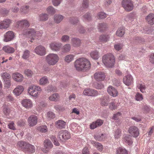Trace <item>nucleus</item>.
<instances>
[{
  "mask_svg": "<svg viewBox=\"0 0 154 154\" xmlns=\"http://www.w3.org/2000/svg\"><path fill=\"white\" fill-rule=\"evenodd\" d=\"M74 66L78 71L85 72L90 69L91 65L89 60L86 58H80L74 63Z\"/></svg>",
  "mask_w": 154,
  "mask_h": 154,
  "instance_id": "nucleus-1",
  "label": "nucleus"
},
{
  "mask_svg": "<svg viewBox=\"0 0 154 154\" xmlns=\"http://www.w3.org/2000/svg\"><path fill=\"white\" fill-rule=\"evenodd\" d=\"M115 61L114 56L111 54H107L103 57V62L106 67H112L114 65Z\"/></svg>",
  "mask_w": 154,
  "mask_h": 154,
  "instance_id": "nucleus-2",
  "label": "nucleus"
},
{
  "mask_svg": "<svg viewBox=\"0 0 154 154\" xmlns=\"http://www.w3.org/2000/svg\"><path fill=\"white\" fill-rule=\"evenodd\" d=\"M59 59V57L57 54L52 53L47 55L46 57L45 60L48 64L54 66L58 62Z\"/></svg>",
  "mask_w": 154,
  "mask_h": 154,
  "instance_id": "nucleus-3",
  "label": "nucleus"
},
{
  "mask_svg": "<svg viewBox=\"0 0 154 154\" xmlns=\"http://www.w3.org/2000/svg\"><path fill=\"white\" fill-rule=\"evenodd\" d=\"M42 90L38 86L33 85L30 86L28 88V92L29 94L33 97H37Z\"/></svg>",
  "mask_w": 154,
  "mask_h": 154,
  "instance_id": "nucleus-4",
  "label": "nucleus"
},
{
  "mask_svg": "<svg viewBox=\"0 0 154 154\" xmlns=\"http://www.w3.org/2000/svg\"><path fill=\"white\" fill-rule=\"evenodd\" d=\"M122 5L128 12L132 11L134 7L133 2L131 0H123L122 2Z\"/></svg>",
  "mask_w": 154,
  "mask_h": 154,
  "instance_id": "nucleus-5",
  "label": "nucleus"
},
{
  "mask_svg": "<svg viewBox=\"0 0 154 154\" xmlns=\"http://www.w3.org/2000/svg\"><path fill=\"white\" fill-rule=\"evenodd\" d=\"M17 26L22 29V33L23 31H26V28L29 27L30 24L29 22L26 20L17 21L16 23Z\"/></svg>",
  "mask_w": 154,
  "mask_h": 154,
  "instance_id": "nucleus-6",
  "label": "nucleus"
},
{
  "mask_svg": "<svg viewBox=\"0 0 154 154\" xmlns=\"http://www.w3.org/2000/svg\"><path fill=\"white\" fill-rule=\"evenodd\" d=\"M70 138V133L66 130H61L58 133V138L60 141L67 140Z\"/></svg>",
  "mask_w": 154,
  "mask_h": 154,
  "instance_id": "nucleus-7",
  "label": "nucleus"
},
{
  "mask_svg": "<svg viewBox=\"0 0 154 154\" xmlns=\"http://www.w3.org/2000/svg\"><path fill=\"white\" fill-rule=\"evenodd\" d=\"M44 147L42 149V151L45 153H47L53 147V145L51 141L48 139L44 140Z\"/></svg>",
  "mask_w": 154,
  "mask_h": 154,
  "instance_id": "nucleus-8",
  "label": "nucleus"
},
{
  "mask_svg": "<svg viewBox=\"0 0 154 154\" xmlns=\"http://www.w3.org/2000/svg\"><path fill=\"white\" fill-rule=\"evenodd\" d=\"M83 93L85 95L92 97H96L99 95L97 91L91 88H86L85 89Z\"/></svg>",
  "mask_w": 154,
  "mask_h": 154,
  "instance_id": "nucleus-9",
  "label": "nucleus"
},
{
  "mask_svg": "<svg viewBox=\"0 0 154 154\" xmlns=\"http://www.w3.org/2000/svg\"><path fill=\"white\" fill-rule=\"evenodd\" d=\"M94 78L97 81H102L104 80L106 77L105 73L101 71L96 72L94 75Z\"/></svg>",
  "mask_w": 154,
  "mask_h": 154,
  "instance_id": "nucleus-10",
  "label": "nucleus"
},
{
  "mask_svg": "<svg viewBox=\"0 0 154 154\" xmlns=\"http://www.w3.org/2000/svg\"><path fill=\"white\" fill-rule=\"evenodd\" d=\"M12 20L8 19H4L0 22V29H6L10 26Z\"/></svg>",
  "mask_w": 154,
  "mask_h": 154,
  "instance_id": "nucleus-11",
  "label": "nucleus"
},
{
  "mask_svg": "<svg viewBox=\"0 0 154 154\" xmlns=\"http://www.w3.org/2000/svg\"><path fill=\"white\" fill-rule=\"evenodd\" d=\"M129 133L134 137H137L139 134V131L138 128L135 126L130 127L128 130Z\"/></svg>",
  "mask_w": 154,
  "mask_h": 154,
  "instance_id": "nucleus-12",
  "label": "nucleus"
},
{
  "mask_svg": "<svg viewBox=\"0 0 154 154\" xmlns=\"http://www.w3.org/2000/svg\"><path fill=\"white\" fill-rule=\"evenodd\" d=\"M37 117L34 115L30 116L27 120L28 125L31 127H33L37 123Z\"/></svg>",
  "mask_w": 154,
  "mask_h": 154,
  "instance_id": "nucleus-13",
  "label": "nucleus"
},
{
  "mask_svg": "<svg viewBox=\"0 0 154 154\" xmlns=\"http://www.w3.org/2000/svg\"><path fill=\"white\" fill-rule=\"evenodd\" d=\"M14 32L11 31L6 32L4 35V41L5 42H8L12 40L14 38Z\"/></svg>",
  "mask_w": 154,
  "mask_h": 154,
  "instance_id": "nucleus-14",
  "label": "nucleus"
},
{
  "mask_svg": "<svg viewBox=\"0 0 154 154\" xmlns=\"http://www.w3.org/2000/svg\"><path fill=\"white\" fill-rule=\"evenodd\" d=\"M35 52L38 55L43 56L46 54V49L44 47L39 45L35 48Z\"/></svg>",
  "mask_w": 154,
  "mask_h": 154,
  "instance_id": "nucleus-15",
  "label": "nucleus"
},
{
  "mask_svg": "<svg viewBox=\"0 0 154 154\" xmlns=\"http://www.w3.org/2000/svg\"><path fill=\"white\" fill-rule=\"evenodd\" d=\"M61 43L54 42H51L50 45L51 49L53 51H58L60 50L62 46Z\"/></svg>",
  "mask_w": 154,
  "mask_h": 154,
  "instance_id": "nucleus-16",
  "label": "nucleus"
},
{
  "mask_svg": "<svg viewBox=\"0 0 154 154\" xmlns=\"http://www.w3.org/2000/svg\"><path fill=\"white\" fill-rule=\"evenodd\" d=\"M17 146L19 147L24 151H27L28 148L29 146H31V148L32 149V147H33L31 146V145L25 142L20 141H19L17 143Z\"/></svg>",
  "mask_w": 154,
  "mask_h": 154,
  "instance_id": "nucleus-17",
  "label": "nucleus"
},
{
  "mask_svg": "<svg viewBox=\"0 0 154 154\" xmlns=\"http://www.w3.org/2000/svg\"><path fill=\"white\" fill-rule=\"evenodd\" d=\"M12 78L15 81L21 82L23 79V76L22 75L18 72H16L12 74Z\"/></svg>",
  "mask_w": 154,
  "mask_h": 154,
  "instance_id": "nucleus-18",
  "label": "nucleus"
},
{
  "mask_svg": "<svg viewBox=\"0 0 154 154\" xmlns=\"http://www.w3.org/2000/svg\"><path fill=\"white\" fill-rule=\"evenodd\" d=\"M123 81L125 85L129 86L133 82V79L131 75H129L123 78Z\"/></svg>",
  "mask_w": 154,
  "mask_h": 154,
  "instance_id": "nucleus-19",
  "label": "nucleus"
},
{
  "mask_svg": "<svg viewBox=\"0 0 154 154\" xmlns=\"http://www.w3.org/2000/svg\"><path fill=\"white\" fill-rule=\"evenodd\" d=\"M108 94L113 97L116 96L118 95V92L112 86H109L107 89Z\"/></svg>",
  "mask_w": 154,
  "mask_h": 154,
  "instance_id": "nucleus-20",
  "label": "nucleus"
},
{
  "mask_svg": "<svg viewBox=\"0 0 154 154\" xmlns=\"http://www.w3.org/2000/svg\"><path fill=\"white\" fill-rule=\"evenodd\" d=\"M22 105L26 108H29L32 106V103L31 100L28 99H25L21 102Z\"/></svg>",
  "mask_w": 154,
  "mask_h": 154,
  "instance_id": "nucleus-21",
  "label": "nucleus"
},
{
  "mask_svg": "<svg viewBox=\"0 0 154 154\" xmlns=\"http://www.w3.org/2000/svg\"><path fill=\"white\" fill-rule=\"evenodd\" d=\"M24 91V88L22 86L18 85L13 91V93L16 96L20 95Z\"/></svg>",
  "mask_w": 154,
  "mask_h": 154,
  "instance_id": "nucleus-22",
  "label": "nucleus"
},
{
  "mask_svg": "<svg viewBox=\"0 0 154 154\" xmlns=\"http://www.w3.org/2000/svg\"><path fill=\"white\" fill-rule=\"evenodd\" d=\"M100 100L101 104L102 106H106L110 101L109 96L108 95L104 96L101 97Z\"/></svg>",
  "mask_w": 154,
  "mask_h": 154,
  "instance_id": "nucleus-23",
  "label": "nucleus"
},
{
  "mask_svg": "<svg viewBox=\"0 0 154 154\" xmlns=\"http://www.w3.org/2000/svg\"><path fill=\"white\" fill-rule=\"evenodd\" d=\"M35 31L34 29H27L26 31H24L22 33V35L27 36H35Z\"/></svg>",
  "mask_w": 154,
  "mask_h": 154,
  "instance_id": "nucleus-24",
  "label": "nucleus"
},
{
  "mask_svg": "<svg viewBox=\"0 0 154 154\" xmlns=\"http://www.w3.org/2000/svg\"><path fill=\"white\" fill-rule=\"evenodd\" d=\"M56 127L59 129H63L65 128L66 122L62 120H59L55 122Z\"/></svg>",
  "mask_w": 154,
  "mask_h": 154,
  "instance_id": "nucleus-25",
  "label": "nucleus"
},
{
  "mask_svg": "<svg viewBox=\"0 0 154 154\" xmlns=\"http://www.w3.org/2000/svg\"><path fill=\"white\" fill-rule=\"evenodd\" d=\"M72 45L75 47H78L80 46L81 44V40L77 38H73L71 39Z\"/></svg>",
  "mask_w": 154,
  "mask_h": 154,
  "instance_id": "nucleus-26",
  "label": "nucleus"
},
{
  "mask_svg": "<svg viewBox=\"0 0 154 154\" xmlns=\"http://www.w3.org/2000/svg\"><path fill=\"white\" fill-rule=\"evenodd\" d=\"M146 20L149 24L152 25L154 24V14H150L146 17Z\"/></svg>",
  "mask_w": 154,
  "mask_h": 154,
  "instance_id": "nucleus-27",
  "label": "nucleus"
},
{
  "mask_svg": "<svg viewBox=\"0 0 154 154\" xmlns=\"http://www.w3.org/2000/svg\"><path fill=\"white\" fill-rule=\"evenodd\" d=\"M2 50L7 53H12L14 51V49L8 45L5 46L3 47Z\"/></svg>",
  "mask_w": 154,
  "mask_h": 154,
  "instance_id": "nucleus-28",
  "label": "nucleus"
},
{
  "mask_svg": "<svg viewBox=\"0 0 154 154\" xmlns=\"http://www.w3.org/2000/svg\"><path fill=\"white\" fill-rule=\"evenodd\" d=\"M106 137V134H96L94 136V138L96 140L98 141H102L104 140Z\"/></svg>",
  "mask_w": 154,
  "mask_h": 154,
  "instance_id": "nucleus-29",
  "label": "nucleus"
},
{
  "mask_svg": "<svg viewBox=\"0 0 154 154\" xmlns=\"http://www.w3.org/2000/svg\"><path fill=\"white\" fill-rule=\"evenodd\" d=\"M98 29L100 32H103L107 28V26L106 23H99L98 26Z\"/></svg>",
  "mask_w": 154,
  "mask_h": 154,
  "instance_id": "nucleus-30",
  "label": "nucleus"
},
{
  "mask_svg": "<svg viewBox=\"0 0 154 154\" xmlns=\"http://www.w3.org/2000/svg\"><path fill=\"white\" fill-rule=\"evenodd\" d=\"M124 140L125 142L128 145L131 144L133 142L131 139V136L129 135H125Z\"/></svg>",
  "mask_w": 154,
  "mask_h": 154,
  "instance_id": "nucleus-31",
  "label": "nucleus"
},
{
  "mask_svg": "<svg viewBox=\"0 0 154 154\" xmlns=\"http://www.w3.org/2000/svg\"><path fill=\"white\" fill-rule=\"evenodd\" d=\"M125 30L123 27H120L118 29L116 32V35L118 36L122 37L124 34Z\"/></svg>",
  "mask_w": 154,
  "mask_h": 154,
  "instance_id": "nucleus-32",
  "label": "nucleus"
},
{
  "mask_svg": "<svg viewBox=\"0 0 154 154\" xmlns=\"http://www.w3.org/2000/svg\"><path fill=\"white\" fill-rule=\"evenodd\" d=\"M59 96L57 93H55L49 97V100L51 101H57L59 99Z\"/></svg>",
  "mask_w": 154,
  "mask_h": 154,
  "instance_id": "nucleus-33",
  "label": "nucleus"
},
{
  "mask_svg": "<svg viewBox=\"0 0 154 154\" xmlns=\"http://www.w3.org/2000/svg\"><path fill=\"white\" fill-rule=\"evenodd\" d=\"M63 16L61 15H56L54 17V21L56 23H58L63 19Z\"/></svg>",
  "mask_w": 154,
  "mask_h": 154,
  "instance_id": "nucleus-34",
  "label": "nucleus"
},
{
  "mask_svg": "<svg viewBox=\"0 0 154 154\" xmlns=\"http://www.w3.org/2000/svg\"><path fill=\"white\" fill-rule=\"evenodd\" d=\"M1 76L4 81L7 79H9L11 77L10 74L5 72L2 73Z\"/></svg>",
  "mask_w": 154,
  "mask_h": 154,
  "instance_id": "nucleus-35",
  "label": "nucleus"
},
{
  "mask_svg": "<svg viewBox=\"0 0 154 154\" xmlns=\"http://www.w3.org/2000/svg\"><path fill=\"white\" fill-rule=\"evenodd\" d=\"M116 154H128L127 150L122 147H119L116 149Z\"/></svg>",
  "mask_w": 154,
  "mask_h": 154,
  "instance_id": "nucleus-36",
  "label": "nucleus"
},
{
  "mask_svg": "<svg viewBox=\"0 0 154 154\" xmlns=\"http://www.w3.org/2000/svg\"><path fill=\"white\" fill-rule=\"evenodd\" d=\"M30 55V52L29 50H26L23 52L22 57L24 60H27Z\"/></svg>",
  "mask_w": 154,
  "mask_h": 154,
  "instance_id": "nucleus-37",
  "label": "nucleus"
},
{
  "mask_svg": "<svg viewBox=\"0 0 154 154\" xmlns=\"http://www.w3.org/2000/svg\"><path fill=\"white\" fill-rule=\"evenodd\" d=\"M74 57V55L69 54L65 57L64 60L66 62L69 63L73 60Z\"/></svg>",
  "mask_w": 154,
  "mask_h": 154,
  "instance_id": "nucleus-38",
  "label": "nucleus"
},
{
  "mask_svg": "<svg viewBox=\"0 0 154 154\" xmlns=\"http://www.w3.org/2000/svg\"><path fill=\"white\" fill-rule=\"evenodd\" d=\"M91 57L94 59H97L99 57L98 52L96 51H94L90 54Z\"/></svg>",
  "mask_w": 154,
  "mask_h": 154,
  "instance_id": "nucleus-39",
  "label": "nucleus"
},
{
  "mask_svg": "<svg viewBox=\"0 0 154 154\" xmlns=\"http://www.w3.org/2000/svg\"><path fill=\"white\" fill-rule=\"evenodd\" d=\"M71 49V46L69 44H68L64 45L62 48V51L63 53L69 52Z\"/></svg>",
  "mask_w": 154,
  "mask_h": 154,
  "instance_id": "nucleus-40",
  "label": "nucleus"
},
{
  "mask_svg": "<svg viewBox=\"0 0 154 154\" xmlns=\"http://www.w3.org/2000/svg\"><path fill=\"white\" fill-rule=\"evenodd\" d=\"M83 20L90 21L92 20V17L91 14L89 13H87L83 17Z\"/></svg>",
  "mask_w": 154,
  "mask_h": 154,
  "instance_id": "nucleus-41",
  "label": "nucleus"
},
{
  "mask_svg": "<svg viewBox=\"0 0 154 154\" xmlns=\"http://www.w3.org/2000/svg\"><path fill=\"white\" fill-rule=\"evenodd\" d=\"M94 146L97 148V149L99 151L102 150L103 148L102 145L100 143L97 142H94Z\"/></svg>",
  "mask_w": 154,
  "mask_h": 154,
  "instance_id": "nucleus-42",
  "label": "nucleus"
},
{
  "mask_svg": "<svg viewBox=\"0 0 154 154\" xmlns=\"http://www.w3.org/2000/svg\"><path fill=\"white\" fill-rule=\"evenodd\" d=\"M2 107L4 113L6 115H8L10 112V110L8 106L6 105H4Z\"/></svg>",
  "mask_w": 154,
  "mask_h": 154,
  "instance_id": "nucleus-43",
  "label": "nucleus"
},
{
  "mask_svg": "<svg viewBox=\"0 0 154 154\" xmlns=\"http://www.w3.org/2000/svg\"><path fill=\"white\" fill-rule=\"evenodd\" d=\"M48 18V15L46 14H42L39 15V20L41 21H46Z\"/></svg>",
  "mask_w": 154,
  "mask_h": 154,
  "instance_id": "nucleus-44",
  "label": "nucleus"
},
{
  "mask_svg": "<svg viewBox=\"0 0 154 154\" xmlns=\"http://www.w3.org/2000/svg\"><path fill=\"white\" fill-rule=\"evenodd\" d=\"M39 82L41 85H45L48 82V79L46 77H44L40 79Z\"/></svg>",
  "mask_w": 154,
  "mask_h": 154,
  "instance_id": "nucleus-45",
  "label": "nucleus"
},
{
  "mask_svg": "<svg viewBox=\"0 0 154 154\" xmlns=\"http://www.w3.org/2000/svg\"><path fill=\"white\" fill-rule=\"evenodd\" d=\"M138 88L140 90V91L143 93L145 92L146 88L144 84H139L137 86Z\"/></svg>",
  "mask_w": 154,
  "mask_h": 154,
  "instance_id": "nucleus-46",
  "label": "nucleus"
},
{
  "mask_svg": "<svg viewBox=\"0 0 154 154\" xmlns=\"http://www.w3.org/2000/svg\"><path fill=\"white\" fill-rule=\"evenodd\" d=\"M109 38V37L108 35H101L99 37L100 40L102 42H107Z\"/></svg>",
  "mask_w": 154,
  "mask_h": 154,
  "instance_id": "nucleus-47",
  "label": "nucleus"
},
{
  "mask_svg": "<svg viewBox=\"0 0 154 154\" xmlns=\"http://www.w3.org/2000/svg\"><path fill=\"white\" fill-rule=\"evenodd\" d=\"M69 39V37L67 35H64L62 36L61 38V41L63 42H68Z\"/></svg>",
  "mask_w": 154,
  "mask_h": 154,
  "instance_id": "nucleus-48",
  "label": "nucleus"
},
{
  "mask_svg": "<svg viewBox=\"0 0 154 154\" xmlns=\"http://www.w3.org/2000/svg\"><path fill=\"white\" fill-rule=\"evenodd\" d=\"M47 118L49 119H53L55 117V114L52 112H49L47 113Z\"/></svg>",
  "mask_w": 154,
  "mask_h": 154,
  "instance_id": "nucleus-49",
  "label": "nucleus"
},
{
  "mask_svg": "<svg viewBox=\"0 0 154 154\" xmlns=\"http://www.w3.org/2000/svg\"><path fill=\"white\" fill-rule=\"evenodd\" d=\"M70 22L73 24H75L79 22V20L77 17L70 18L69 19Z\"/></svg>",
  "mask_w": 154,
  "mask_h": 154,
  "instance_id": "nucleus-50",
  "label": "nucleus"
},
{
  "mask_svg": "<svg viewBox=\"0 0 154 154\" xmlns=\"http://www.w3.org/2000/svg\"><path fill=\"white\" fill-rule=\"evenodd\" d=\"M106 17V14L104 12H100L98 14L97 17L98 18L103 19Z\"/></svg>",
  "mask_w": 154,
  "mask_h": 154,
  "instance_id": "nucleus-51",
  "label": "nucleus"
},
{
  "mask_svg": "<svg viewBox=\"0 0 154 154\" xmlns=\"http://www.w3.org/2000/svg\"><path fill=\"white\" fill-rule=\"evenodd\" d=\"M47 11L49 13L53 14L56 12L55 10L52 7L49 6L47 9Z\"/></svg>",
  "mask_w": 154,
  "mask_h": 154,
  "instance_id": "nucleus-52",
  "label": "nucleus"
},
{
  "mask_svg": "<svg viewBox=\"0 0 154 154\" xmlns=\"http://www.w3.org/2000/svg\"><path fill=\"white\" fill-rule=\"evenodd\" d=\"M39 130L42 132H45L47 131L48 129L46 126L43 125L40 126L38 128Z\"/></svg>",
  "mask_w": 154,
  "mask_h": 154,
  "instance_id": "nucleus-53",
  "label": "nucleus"
},
{
  "mask_svg": "<svg viewBox=\"0 0 154 154\" xmlns=\"http://www.w3.org/2000/svg\"><path fill=\"white\" fill-rule=\"evenodd\" d=\"M121 136V131L119 129H117L115 132L114 136L115 138L118 139Z\"/></svg>",
  "mask_w": 154,
  "mask_h": 154,
  "instance_id": "nucleus-54",
  "label": "nucleus"
},
{
  "mask_svg": "<svg viewBox=\"0 0 154 154\" xmlns=\"http://www.w3.org/2000/svg\"><path fill=\"white\" fill-rule=\"evenodd\" d=\"M113 85L116 86H119L120 85V81L119 79H114L112 81Z\"/></svg>",
  "mask_w": 154,
  "mask_h": 154,
  "instance_id": "nucleus-55",
  "label": "nucleus"
},
{
  "mask_svg": "<svg viewBox=\"0 0 154 154\" xmlns=\"http://www.w3.org/2000/svg\"><path fill=\"white\" fill-rule=\"evenodd\" d=\"M95 87L97 89H101L104 88L103 85L100 83H97L95 85Z\"/></svg>",
  "mask_w": 154,
  "mask_h": 154,
  "instance_id": "nucleus-56",
  "label": "nucleus"
},
{
  "mask_svg": "<svg viewBox=\"0 0 154 154\" xmlns=\"http://www.w3.org/2000/svg\"><path fill=\"white\" fill-rule=\"evenodd\" d=\"M24 73L28 76H31L33 74V72L31 70L28 69L25 70Z\"/></svg>",
  "mask_w": 154,
  "mask_h": 154,
  "instance_id": "nucleus-57",
  "label": "nucleus"
},
{
  "mask_svg": "<svg viewBox=\"0 0 154 154\" xmlns=\"http://www.w3.org/2000/svg\"><path fill=\"white\" fill-rule=\"evenodd\" d=\"M121 113L120 112H118L116 114H114L113 119L115 120L119 121V117L121 116Z\"/></svg>",
  "mask_w": 154,
  "mask_h": 154,
  "instance_id": "nucleus-58",
  "label": "nucleus"
},
{
  "mask_svg": "<svg viewBox=\"0 0 154 154\" xmlns=\"http://www.w3.org/2000/svg\"><path fill=\"white\" fill-rule=\"evenodd\" d=\"M136 100L138 101L141 100L143 99V97L142 94L137 93L135 96Z\"/></svg>",
  "mask_w": 154,
  "mask_h": 154,
  "instance_id": "nucleus-59",
  "label": "nucleus"
},
{
  "mask_svg": "<svg viewBox=\"0 0 154 154\" xmlns=\"http://www.w3.org/2000/svg\"><path fill=\"white\" fill-rule=\"evenodd\" d=\"M145 29V30H143V31H142V33L149 34L151 33V32L153 30L152 28L149 29L148 28H146Z\"/></svg>",
  "mask_w": 154,
  "mask_h": 154,
  "instance_id": "nucleus-60",
  "label": "nucleus"
},
{
  "mask_svg": "<svg viewBox=\"0 0 154 154\" xmlns=\"http://www.w3.org/2000/svg\"><path fill=\"white\" fill-rule=\"evenodd\" d=\"M134 40L136 42L141 43L144 41L143 38L139 37H135L134 38Z\"/></svg>",
  "mask_w": 154,
  "mask_h": 154,
  "instance_id": "nucleus-61",
  "label": "nucleus"
},
{
  "mask_svg": "<svg viewBox=\"0 0 154 154\" xmlns=\"http://www.w3.org/2000/svg\"><path fill=\"white\" fill-rule=\"evenodd\" d=\"M114 48L116 50L119 51L122 49V46L121 44H117L114 45Z\"/></svg>",
  "mask_w": 154,
  "mask_h": 154,
  "instance_id": "nucleus-62",
  "label": "nucleus"
},
{
  "mask_svg": "<svg viewBox=\"0 0 154 154\" xmlns=\"http://www.w3.org/2000/svg\"><path fill=\"white\" fill-rule=\"evenodd\" d=\"M56 90H57V88L55 86H49L48 88V91L49 92H51V91L55 92V91H56Z\"/></svg>",
  "mask_w": 154,
  "mask_h": 154,
  "instance_id": "nucleus-63",
  "label": "nucleus"
},
{
  "mask_svg": "<svg viewBox=\"0 0 154 154\" xmlns=\"http://www.w3.org/2000/svg\"><path fill=\"white\" fill-rule=\"evenodd\" d=\"M14 125V123L13 122H11L8 124L9 128L13 130H15L16 129Z\"/></svg>",
  "mask_w": 154,
  "mask_h": 154,
  "instance_id": "nucleus-64",
  "label": "nucleus"
}]
</instances>
